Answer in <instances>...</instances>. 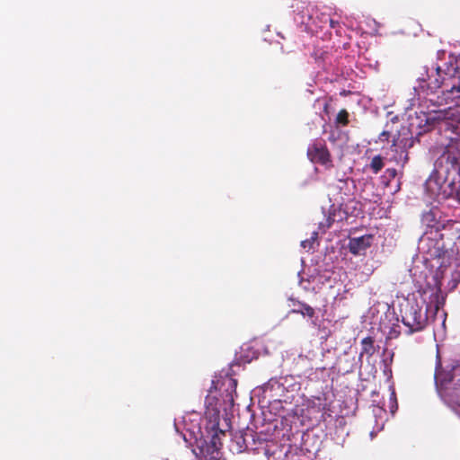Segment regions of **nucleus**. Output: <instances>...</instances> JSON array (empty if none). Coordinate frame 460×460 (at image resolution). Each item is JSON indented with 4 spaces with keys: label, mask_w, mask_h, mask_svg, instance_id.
Instances as JSON below:
<instances>
[{
    "label": "nucleus",
    "mask_w": 460,
    "mask_h": 460,
    "mask_svg": "<svg viewBox=\"0 0 460 460\" xmlns=\"http://www.w3.org/2000/svg\"><path fill=\"white\" fill-rule=\"evenodd\" d=\"M236 387L237 380L227 375L212 381L205 399L206 418L208 419L206 429L213 432L211 446H207V453H210L211 456L209 459L206 460H218L219 448L217 447V439H218L219 434H225V431L219 428L221 402L225 411L227 408H232L236 395Z\"/></svg>",
    "instance_id": "1"
},
{
    "label": "nucleus",
    "mask_w": 460,
    "mask_h": 460,
    "mask_svg": "<svg viewBox=\"0 0 460 460\" xmlns=\"http://www.w3.org/2000/svg\"><path fill=\"white\" fill-rule=\"evenodd\" d=\"M437 172L444 183L455 189L460 184V164L458 157L451 151L444 152L438 160Z\"/></svg>",
    "instance_id": "2"
},
{
    "label": "nucleus",
    "mask_w": 460,
    "mask_h": 460,
    "mask_svg": "<svg viewBox=\"0 0 460 460\" xmlns=\"http://www.w3.org/2000/svg\"><path fill=\"white\" fill-rule=\"evenodd\" d=\"M427 322L428 316L422 314L421 307L418 304L410 305L402 315V323L409 328V334L424 330Z\"/></svg>",
    "instance_id": "3"
},
{
    "label": "nucleus",
    "mask_w": 460,
    "mask_h": 460,
    "mask_svg": "<svg viewBox=\"0 0 460 460\" xmlns=\"http://www.w3.org/2000/svg\"><path fill=\"white\" fill-rule=\"evenodd\" d=\"M413 145L412 137L406 138H394L391 146L390 161L394 162L396 164L403 166L409 160L407 148L411 147Z\"/></svg>",
    "instance_id": "4"
},
{
    "label": "nucleus",
    "mask_w": 460,
    "mask_h": 460,
    "mask_svg": "<svg viewBox=\"0 0 460 460\" xmlns=\"http://www.w3.org/2000/svg\"><path fill=\"white\" fill-rule=\"evenodd\" d=\"M307 156L313 163L323 165L332 164L331 153L323 140L315 141L308 146Z\"/></svg>",
    "instance_id": "5"
},
{
    "label": "nucleus",
    "mask_w": 460,
    "mask_h": 460,
    "mask_svg": "<svg viewBox=\"0 0 460 460\" xmlns=\"http://www.w3.org/2000/svg\"><path fill=\"white\" fill-rule=\"evenodd\" d=\"M374 236L372 234H364L359 237H351L349 240V251L354 255H363L371 246Z\"/></svg>",
    "instance_id": "6"
},
{
    "label": "nucleus",
    "mask_w": 460,
    "mask_h": 460,
    "mask_svg": "<svg viewBox=\"0 0 460 460\" xmlns=\"http://www.w3.org/2000/svg\"><path fill=\"white\" fill-rule=\"evenodd\" d=\"M435 382L437 385H445L450 382H452L454 378L453 372L445 371L442 369L440 359H438L435 374H434Z\"/></svg>",
    "instance_id": "7"
},
{
    "label": "nucleus",
    "mask_w": 460,
    "mask_h": 460,
    "mask_svg": "<svg viewBox=\"0 0 460 460\" xmlns=\"http://www.w3.org/2000/svg\"><path fill=\"white\" fill-rule=\"evenodd\" d=\"M445 305V297L441 295V290L438 288L433 295L430 304L427 306V313L433 312L434 317L438 315L439 310Z\"/></svg>",
    "instance_id": "8"
},
{
    "label": "nucleus",
    "mask_w": 460,
    "mask_h": 460,
    "mask_svg": "<svg viewBox=\"0 0 460 460\" xmlns=\"http://www.w3.org/2000/svg\"><path fill=\"white\" fill-rule=\"evenodd\" d=\"M376 352L375 347V340L371 336H367L361 341V351L359 354V358H362L363 355H367V357H372Z\"/></svg>",
    "instance_id": "9"
},
{
    "label": "nucleus",
    "mask_w": 460,
    "mask_h": 460,
    "mask_svg": "<svg viewBox=\"0 0 460 460\" xmlns=\"http://www.w3.org/2000/svg\"><path fill=\"white\" fill-rule=\"evenodd\" d=\"M437 245H438V242L437 243ZM451 252H452L449 249L446 248L445 245L442 244L441 246L436 247L434 256L442 259L441 266H446L450 263Z\"/></svg>",
    "instance_id": "10"
},
{
    "label": "nucleus",
    "mask_w": 460,
    "mask_h": 460,
    "mask_svg": "<svg viewBox=\"0 0 460 460\" xmlns=\"http://www.w3.org/2000/svg\"><path fill=\"white\" fill-rule=\"evenodd\" d=\"M297 305L298 308L292 309L290 312L294 314H300L304 317H308L311 319L315 317V310L309 305L303 302H298Z\"/></svg>",
    "instance_id": "11"
},
{
    "label": "nucleus",
    "mask_w": 460,
    "mask_h": 460,
    "mask_svg": "<svg viewBox=\"0 0 460 460\" xmlns=\"http://www.w3.org/2000/svg\"><path fill=\"white\" fill-rule=\"evenodd\" d=\"M384 165L383 157L377 155L372 158L369 167L375 174H377L383 169Z\"/></svg>",
    "instance_id": "12"
},
{
    "label": "nucleus",
    "mask_w": 460,
    "mask_h": 460,
    "mask_svg": "<svg viewBox=\"0 0 460 460\" xmlns=\"http://www.w3.org/2000/svg\"><path fill=\"white\" fill-rule=\"evenodd\" d=\"M335 122L337 125H341L342 127H345L349 124V112L347 110L342 109L338 112Z\"/></svg>",
    "instance_id": "13"
},
{
    "label": "nucleus",
    "mask_w": 460,
    "mask_h": 460,
    "mask_svg": "<svg viewBox=\"0 0 460 460\" xmlns=\"http://www.w3.org/2000/svg\"><path fill=\"white\" fill-rule=\"evenodd\" d=\"M237 439V444L239 445L238 451L242 452L247 448V446L244 445L245 438L243 437V435H240L239 437H235Z\"/></svg>",
    "instance_id": "14"
},
{
    "label": "nucleus",
    "mask_w": 460,
    "mask_h": 460,
    "mask_svg": "<svg viewBox=\"0 0 460 460\" xmlns=\"http://www.w3.org/2000/svg\"><path fill=\"white\" fill-rule=\"evenodd\" d=\"M390 132L387 130H384L378 137L380 142H387L390 137Z\"/></svg>",
    "instance_id": "15"
},
{
    "label": "nucleus",
    "mask_w": 460,
    "mask_h": 460,
    "mask_svg": "<svg viewBox=\"0 0 460 460\" xmlns=\"http://www.w3.org/2000/svg\"><path fill=\"white\" fill-rule=\"evenodd\" d=\"M455 65H456V70L459 72L460 71V55L456 58Z\"/></svg>",
    "instance_id": "16"
},
{
    "label": "nucleus",
    "mask_w": 460,
    "mask_h": 460,
    "mask_svg": "<svg viewBox=\"0 0 460 460\" xmlns=\"http://www.w3.org/2000/svg\"><path fill=\"white\" fill-rule=\"evenodd\" d=\"M390 399H391L392 402L395 403V409H397L398 406H397V401H396V396H395L394 391L392 392Z\"/></svg>",
    "instance_id": "17"
},
{
    "label": "nucleus",
    "mask_w": 460,
    "mask_h": 460,
    "mask_svg": "<svg viewBox=\"0 0 460 460\" xmlns=\"http://www.w3.org/2000/svg\"><path fill=\"white\" fill-rule=\"evenodd\" d=\"M338 25H339V22L334 21V20H332V19H330V26H331L332 28H336Z\"/></svg>",
    "instance_id": "18"
},
{
    "label": "nucleus",
    "mask_w": 460,
    "mask_h": 460,
    "mask_svg": "<svg viewBox=\"0 0 460 460\" xmlns=\"http://www.w3.org/2000/svg\"><path fill=\"white\" fill-rule=\"evenodd\" d=\"M390 408H391V412L392 413H394L395 411L397 410V409H395V403L394 402H392V405H391Z\"/></svg>",
    "instance_id": "19"
},
{
    "label": "nucleus",
    "mask_w": 460,
    "mask_h": 460,
    "mask_svg": "<svg viewBox=\"0 0 460 460\" xmlns=\"http://www.w3.org/2000/svg\"><path fill=\"white\" fill-rule=\"evenodd\" d=\"M301 244H302L303 247H305V245H307V241H303L301 243Z\"/></svg>",
    "instance_id": "20"
},
{
    "label": "nucleus",
    "mask_w": 460,
    "mask_h": 460,
    "mask_svg": "<svg viewBox=\"0 0 460 460\" xmlns=\"http://www.w3.org/2000/svg\"><path fill=\"white\" fill-rule=\"evenodd\" d=\"M301 244H302L303 247H305V245H307V241H303L301 243Z\"/></svg>",
    "instance_id": "21"
},
{
    "label": "nucleus",
    "mask_w": 460,
    "mask_h": 460,
    "mask_svg": "<svg viewBox=\"0 0 460 460\" xmlns=\"http://www.w3.org/2000/svg\"><path fill=\"white\" fill-rule=\"evenodd\" d=\"M395 173H396L395 169H393V171L391 172V174L395 175Z\"/></svg>",
    "instance_id": "22"
},
{
    "label": "nucleus",
    "mask_w": 460,
    "mask_h": 460,
    "mask_svg": "<svg viewBox=\"0 0 460 460\" xmlns=\"http://www.w3.org/2000/svg\"><path fill=\"white\" fill-rule=\"evenodd\" d=\"M442 316L445 318L446 317V313H442Z\"/></svg>",
    "instance_id": "23"
}]
</instances>
